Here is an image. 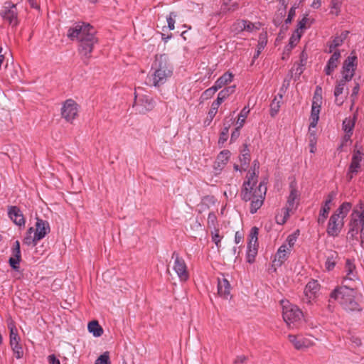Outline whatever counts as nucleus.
I'll use <instances>...</instances> for the list:
<instances>
[{"mask_svg":"<svg viewBox=\"0 0 364 364\" xmlns=\"http://www.w3.org/2000/svg\"><path fill=\"white\" fill-rule=\"evenodd\" d=\"M96 30L89 23H75L68 32V37L79 42V53L85 64H88L95 44L97 43Z\"/></svg>","mask_w":364,"mask_h":364,"instance_id":"1","label":"nucleus"},{"mask_svg":"<svg viewBox=\"0 0 364 364\" xmlns=\"http://www.w3.org/2000/svg\"><path fill=\"white\" fill-rule=\"evenodd\" d=\"M255 173H250L248 179L244 181L241 190V198L244 201L251 200L250 203V213H255L258 209L262 205L265 198L267 187L264 182H260L258 187L254 188L257 184Z\"/></svg>","mask_w":364,"mask_h":364,"instance_id":"2","label":"nucleus"},{"mask_svg":"<svg viewBox=\"0 0 364 364\" xmlns=\"http://www.w3.org/2000/svg\"><path fill=\"white\" fill-rule=\"evenodd\" d=\"M355 290L347 284L335 289L330 294V300H336L347 311H361L362 307L355 299Z\"/></svg>","mask_w":364,"mask_h":364,"instance_id":"3","label":"nucleus"},{"mask_svg":"<svg viewBox=\"0 0 364 364\" xmlns=\"http://www.w3.org/2000/svg\"><path fill=\"white\" fill-rule=\"evenodd\" d=\"M151 70L154 71L149 79L155 87L164 85L173 73V67L168 62L166 55L156 56Z\"/></svg>","mask_w":364,"mask_h":364,"instance_id":"4","label":"nucleus"},{"mask_svg":"<svg viewBox=\"0 0 364 364\" xmlns=\"http://www.w3.org/2000/svg\"><path fill=\"white\" fill-rule=\"evenodd\" d=\"M350 217L351 219L349 223L350 228L348 235L351 238L356 237L358 234L360 227L361 226L360 232L361 245H363L364 243V210L360 212L354 209Z\"/></svg>","mask_w":364,"mask_h":364,"instance_id":"5","label":"nucleus"},{"mask_svg":"<svg viewBox=\"0 0 364 364\" xmlns=\"http://www.w3.org/2000/svg\"><path fill=\"white\" fill-rule=\"evenodd\" d=\"M282 316L288 326H294L303 318L302 311L297 306L290 304L289 301H282Z\"/></svg>","mask_w":364,"mask_h":364,"instance_id":"6","label":"nucleus"},{"mask_svg":"<svg viewBox=\"0 0 364 364\" xmlns=\"http://www.w3.org/2000/svg\"><path fill=\"white\" fill-rule=\"evenodd\" d=\"M171 259L174 260L173 269L180 280L181 282L187 281L189 279V272L185 260L176 252L172 253Z\"/></svg>","mask_w":364,"mask_h":364,"instance_id":"7","label":"nucleus"},{"mask_svg":"<svg viewBox=\"0 0 364 364\" xmlns=\"http://www.w3.org/2000/svg\"><path fill=\"white\" fill-rule=\"evenodd\" d=\"M77 104L72 99L67 100L61 109V115L67 122H72L77 116Z\"/></svg>","mask_w":364,"mask_h":364,"instance_id":"8","label":"nucleus"},{"mask_svg":"<svg viewBox=\"0 0 364 364\" xmlns=\"http://www.w3.org/2000/svg\"><path fill=\"white\" fill-rule=\"evenodd\" d=\"M362 155L363 154L360 151H354L346 174V178L348 181H350L355 176L361 171L362 167L360 163L363 158Z\"/></svg>","mask_w":364,"mask_h":364,"instance_id":"9","label":"nucleus"},{"mask_svg":"<svg viewBox=\"0 0 364 364\" xmlns=\"http://www.w3.org/2000/svg\"><path fill=\"white\" fill-rule=\"evenodd\" d=\"M1 15L4 19L9 21L13 26L18 24L16 5L11 1H6L5 3L4 9L1 11Z\"/></svg>","mask_w":364,"mask_h":364,"instance_id":"10","label":"nucleus"},{"mask_svg":"<svg viewBox=\"0 0 364 364\" xmlns=\"http://www.w3.org/2000/svg\"><path fill=\"white\" fill-rule=\"evenodd\" d=\"M344 225L343 219L339 217V215L333 214L328 220L327 227V233L332 237H336L341 232Z\"/></svg>","mask_w":364,"mask_h":364,"instance_id":"11","label":"nucleus"},{"mask_svg":"<svg viewBox=\"0 0 364 364\" xmlns=\"http://www.w3.org/2000/svg\"><path fill=\"white\" fill-rule=\"evenodd\" d=\"M134 107H136V109L140 113H145L147 111H150L154 109L155 106V102L154 100L146 95H144L139 97L135 96Z\"/></svg>","mask_w":364,"mask_h":364,"instance_id":"12","label":"nucleus"},{"mask_svg":"<svg viewBox=\"0 0 364 364\" xmlns=\"http://www.w3.org/2000/svg\"><path fill=\"white\" fill-rule=\"evenodd\" d=\"M289 340L297 350H303L313 345V341L303 335H289Z\"/></svg>","mask_w":364,"mask_h":364,"instance_id":"13","label":"nucleus"},{"mask_svg":"<svg viewBox=\"0 0 364 364\" xmlns=\"http://www.w3.org/2000/svg\"><path fill=\"white\" fill-rule=\"evenodd\" d=\"M20 338L16 331L14 328H10V345L16 358H21L23 355V351L21 346L19 344Z\"/></svg>","mask_w":364,"mask_h":364,"instance_id":"14","label":"nucleus"},{"mask_svg":"<svg viewBox=\"0 0 364 364\" xmlns=\"http://www.w3.org/2000/svg\"><path fill=\"white\" fill-rule=\"evenodd\" d=\"M35 227L34 235L36 236V239H38L39 240L44 238L50 230L49 223L39 218H36Z\"/></svg>","mask_w":364,"mask_h":364,"instance_id":"15","label":"nucleus"},{"mask_svg":"<svg viewBox=\"0 0 364 364\" xmlns=\"http://www.w3.org/2000/svg\"><path fill=\"white\" fill-rule=\"evenodd\" d=\"M336 193L333 191L331 192L326 199L324 201L323 205L321 207L319 213V215L318 218V224H323L326 221V219L328 217L329 210L331 209L330 205L332 203L333 200L335 198Z\"/></svg>","mask_w":364,"mask_h":364,"instance_id":"16","label":"nucleus"},{"mask_svg":"<svg viewBox=\"0 0 364 364\" xmlns=\"http://www.w3.org/2000/svg\"><path fill=\"white\" fill-rule=\"evenodd\" d=\"M321 102H320V98L317 96L316 97H313L311 111V123L309 126V129L311 127H315L317 125V123L319 119V114L321 109Z\"/></svg>","mask_w":364,"mask_h":364,"instance_id":"17","label":"nucleus"},{"mask_svg":"<svg viewBox=\"0 0 364 364\" xmlns=\"http://www.w3.org/2000/svg\"><path fill=\"white\" fill-rule=\"evenodd\" d=\"M8 215L10 219L17 225H25V218L20 208L17 206H10L8 209Z\"/></svg>","mask_w":364,"mask_h":364,"instance_id":"18","label":"nucleus"},{"mask_svg":"<svg viewBox=\"0 0 364 364\" xmlns=\"http://www.w3.org/2000/svg\"><path fill=\"white\" fill-rule=\"evenodd\" d=\"M290 252V248L288 247L287 244L280 246L275 255L274 260L275 265H282L287 259Z\"/></svg>","mask_w":364,"mask_h":364,"instance_id":"19","label":"nucleus"},{"mask_svg":"<svg viewBox=\"0 0 364 364\" xmlns=\"http://www.w3.org/2000/svg\"><path fill=\"white\" fill-rule=\"evenodd\" d=\"M340 58L341 53L338 50L335 51L332 54L324 69L325 73L327 75H331L334 70L337 68Z\"/></svg>","mask_w":364,"mask_h":364,"instance_id":"20","label":"nucleus"},{"mask_svg":"<svg viewBox=\"0 0 364 364\" xmlns=\"http://www.w3.org/2000/svg\"><path fill=\"white\" fill-rule=\"evenodd\" d=\"M218 294L227 299L230 294V284L227 279L223 278L222 279H218Z\"/></svg>","mask_w":364,"mask_h":364,"instance_id":"21","label":"nucleus"},{"mask_svg":"<svg viewBox=\"0 0 364 364\" xmlns=\"http://www.w3.org/2000/svg\"><path fill=\"white\" fill-rule=\"evenodd\" d=\"M346 82L340 80L337 82L335 90H334V96H335V103L341 106L344 102V100L343 98H340L339 96L343 93Z\"/></svg>","mask_w":364,"mask_h":364,"instance_id":"22","label":"nucleus"},{"mask_svg":"<svg viewBox=\"0 0 364 364\" xmlns=\"http://www.w3.org/2000/svg\"><path fill=\"white\" fill-rule=\"evenodd\" d=\"M338 259V254L336 251L330 250L328 252L326 256V261L325 262V268L328 271L332 270Z\"/></svg>","mask_w":364,"mask_h":364,"instance_id":"23","label":"nucleus"},{"mask_svg":"<svg viewBox=\"0 0 364 364\" xmlns=\"http://www.w3.org/2000/svg\"><path fill=\"white\" fill-rule=\"evenodd\" d=\"M233 77L234 75L231 73L226 72L216 80L214 86L217 87V90H218L223 86L231 82L233 80Z\"/></svg>","mask_w":364,"mask_h":364,"instance_id":"24","label":"nucleus"},{"mask_svg":"<svg viewBox=\"0 0 364 364\" xmlns=\"http://www.w3.org/2000/svg\"><path fill=\"white\" fill-rule=\"evenodd\" d=\"M345 269L346 272V276L344 277V283L348 281H353L355 278V274L353 273L355 267L353 263L348 259L346 262Z\"/></svg>","mask_w":364,"mask_h":364,"instance_id":"25","label":"nucleus"},{"mask_svg":"<svg viewBox=\"0 0 364 364\" xmlns=\"http://www.w3.org/2000/svg\"><path fill=\"white\" fill-rule=\"evenodd\" d=\"M259 229L257 227L252 228L248 239L247 248L257 247Z\"/></svg>","mask_w":364,"mask_h":364,"instance_id":"26","label":"nucleus"},{"mask_svg":"<svg viewBox=\"0 0 364 364\" xmlns=\"http://www.w3.org/2000/svg\"><path fill=\"white\" fill-rule=\"evenodd\" d=\"M267 43V34L266 32H262L259 34V36L257 50L256 53L254 55V57H253L254 59H256L259 57V54L261 53L262 50L264 48Z\"/></svg>","mask_w":364,"mask_h":364,"instance_id":"27","label":"nucleus"},{"mask_svg":"<svg viewBox=\"0 0 364 364\" xmlns=\"http://www.w3.org/2000/svg\"><path fill=\"white\" fill-rule=\"evenodd\" d=\"M351 208L352 204L350 203L344 202L336 210L334 214L339 215V217L344 220V218L347 216L348 213L350 210Z\"/></svg>","mask_w":364,"mask_h":364,"instance_id":"28","label":"nucleus"},{"mask_svg":"<svg viewBox=\"0 0 364 364\" xmlns=\"http://www.w3.org/2000/svg\"><path fill=\"white\" fill-rule=\"evenodd\" d=\"M232 120V117L230 119V120L228 122L225 120L224 127H223L222 132H220L219 140H218L219 144H223L225 141H227V139L228 138L229 128L231 125Z\"/></svg>","mask_w":364,"mask_h":364,"instance_id":"29","label":"nucleus"},{"mask_svg":"<svg viewBox=\"0 0 364 364\" xmlns=\"http://www.w3.org/2000/svg\"><path fill=\"white\" fill-rule=\"evenodd\" d=\"M88 330L96 337L100 336L103 333L102 328L99 325L97 321H92L88 323Z\"/></svg>","mask_w":364,"mask_h":364,"instance_id":"30","label":"nucleus"},{"mask_svg":"<svg viewBox=\"0 0 364 364\" xmlns=\"http://www.w3.org/2000/svg\"><path fill=\"white\" fill-rule=\"evenodd\" d=\"M355 115H354L353 119H346L343 122V127L344 131L348 137H350L353 134V129L355 125Z\"/></svg>","mask_w":364,"mask_h":364,"instance_id":"31","label":"nucleus"},{"mask_svg":"<svg viewBox=\"0 0 364 364\" xmlns=\"http://www.w3.org/2000/svg\"><path fill=\"white\" fill-rule=\"evenodd\" d=\"M301 38V35L296 31L295 33L292 34L289 39V45L287 46L284 48V52L289 53L292 48L297 44Z\"/></svg>","mask_w":364,"mask_h":364,"instance_id":"32","label":"nucleus"},{"mask_svg":"<svg viewBox=\"0 0 364 364\" xmlns=\"http://www.w3.org/2000/svg\"><path fill=\"white\" fill-rule=\"evenodd\" d=\"M357 67V57L355 55L348 56L343 62V68L353 69L355 70Z\"/></svg>","mask_w":364,"mask_h":364,"instance_id":"33","label":"nucleus"},{"mask_svg":"<svg viewBox=\"0 0 364 364\" xmlns=\"http://www.w3.org/2000/svg\"><path fill=\"white\" fill-rule=\"evenodd\" d=\"M286 14L287 12L283 9H277L273 18V23L276 26H279L282 25Z\"/></svg>","mask_w":364,"mask_h":364,"instance_id":"34","label":"nucleus"},{"mask_svg":"<svg viewBox=\"0 0 364 364\" xmlns=\"http://www.w3.org/2000/svg\"><path fill=\"white\" fill-rule=\"evenodd\" d=\"M250 161V150L247 144L244 145V148L242 150V154L240 156V162L242 165L247 166Z\"/></svg>","mask_w":364,"mask_h":364,"instance_id":"35","label":"nucleus"},{"mask_svg":"<svg viewBox=\"0 0 364 364\" xmlns=\"http://www.w3.org/2000/svg\"><path fill=\"white\" fill-rule=\"evenodd\" d=\"M298 196L299 194L296 188L291 186V191L288 197L287 204V206L289 207V208H294L295 200L297 199Z\"/></svg>","mask_w":364,"mask_h":364,"instance_id":"36","label":"nucleus"},{"mask_svg":"<svg viewBox=\"0 0 364 364\" xmlns=\"http://www.w3.org/2000/svg\"><path fill=\"white\" fill-rule=\"evenodd\" d=\"M245 26L244 20H237L232 26L231 30L236 34H238L242 31H245Z\"/></svg>","mask_w":364,"mask_h":364,"instance_id":"37","label":"nucleus"},{"mask_svg":"<svg viewBox=\"0 0 364 364\" xmlns=\"http://www.w3.org/2000/svg\"><path fill=\"white\" fill-rule=\"evenodd\" d=\"M250 112V109H247V107H245L240 112L239 116H238V119H237V124L239 125V128H241L245 122V119L247 118L248 114Z\"/></svg>","mask_w":364,"mask_h":364,"instance_id":"38","label":"nucleus"},{"mask_svg":"<svg viewBox=\"0 0 364 364\" xmlns=\"http://www.w3.org/2000/svg\"><path fill=\"white\" fill-rule=\"evenodd\" d=\"M279 108L280 100H278L277 97H275L270 105V115L274 117L279 111Z\"/></svg>","mask_w":364,"mask_h":364,"instance_id":"39","label":"nucleus"},{"mask_svg":"<svg viewBox=\"0 0 364 364\" xmlns=\"http://www.w3.org/2000/svg\"><path fill=\"white\" fill-rule=\"evenodd\" d=\"M354 74H355V70H353V69H346V68H342L343 77L341 80L347 82L351 80Z\"/></svg>","mask_w":364,"mask_h":364,"instance_id":"40","label":"nucleus"},{"mask_svg":"<svg viewBox=\"0 0 364 364\" xmlns=\"http://www.w3.org/2000/svg\"><path fill=\"white\" fill-rule=\"evenodd\" d=\"M95 364H111L109 359V353L108 351H106L102 355H100L96 360Z\"/></svg>","mask_w":364,"mask_h":364,"instance_id":"41","label":"nucleus"},{"mask_svg":"<svg viewBox=\"0 0 364 364\" xmlns=\"http://www.w3.org/2000/svg\"><path fill=\"white\" fill-rule=\"evenodd\" d=\"M318 284L316 281L310 282L306 286L305 291L307 293L310 291L311 295L314 296L318 290Z\"/></svg>","mask_w":364,"mask_h":364,"instance_id":"42","label":"nucleus"},{"mask_svg":"<svg viewBox=\"0 0 364 364\" xmlns=\"http://www.w3.org/2000/svg\"><path fill=\"white\" fill-rule=\"evenodd\" d=\"M38 241L40 240L38 239H36V236L34 235L33 236L26 235L23 238V243L28 246H36Z\"/></svg>","mask_w":364,"mask_h":364,"instance_id":"43","label":"nucleus"},{"mask_svg":"<svg viewBox=\"0 0 364 364\" xmlns=\"http://www.w3.org/2000/svg\"><path fill=\"white\" fill-rule=\"evenodd\" d=\"M12 257L21 260V254L20 250V243L16 240L12 248Z\"/></svg>","mask_w":364,"mask_h":364,"instance_id":"44","label":"nucleus"},{"mask_svg":"<svg viewBox=\"0 0 364 364\" xmlns=\"http://www.w3.org/2000/svg\"><path fill=\"white\" fill-rule=\"evenodd\" d=\"M343 42V41L340 36L335 37L329 46V50L328 51V53H332L333 49L342 45Z\"/></svg>","mask_w":364,"mask_h":364,"instance_id":"45","label":"nucleus"},{"mask_svg":"<svg viewBox=\"0 0 364 364\" xmlns=\"http://www.w3.org/2000/svg\"><path fill=\"white\" fill-rule=\"evenodd\" d=\"M235 86H228L220 91L219 95L222 96L225 100L235 92Z\"/></svg>","mask_w":364,"mask_h":364,"instance_id":"46","label":"nucleus"},{"mask_svg":"<svg viewBox=\"0 0 364 364\" xmlns=\"http://www.w3.org/2000/svg\"><path fill=\"white\" fill-rule=\"evenodd\" d=\"M177 16L176 12H171L169 15L167 16L166 20L168 23V27L170 30H173L175 28V18Z\"/></svg>","mask_w":364,"mask_h":364,"instance_id":"47","label":"nucleus"},{"mask_svg":"<svg viewBox=\"0 0 364 364\" xmlns=\"http://www.w3.org/2000/svg\"><path fill=\"white\" fill-rule=\"evenodd\" d=\"M218 91L217 87H215L214 85L207 90H205L203 94L202 97L204 100H208L210 97H212L214 94Z\"/></svg>","mask_w":364,"mask_h":364,"instance_id":"48","label":"nucleus"},{"mask_svg":"<svg viewBox=\"0 0 364 364\" xmlns=\"http://www.w3.org/2000/svg\"><path fill=\"white\" fill-rule=\"evenodd\" d=\"M359 90H360V85H359L358 83H356L355 85L353 88L352 93H351V95H350V98H351L350 110H352V109H353V107L354 106V104H355V100L357 98V95L358 94Z\"/></svg>","mask_w":364,"mask_h":364,"instance_id":"49","label":"nucleus"},{"mask_svg":"<svg viewBox=\"0 0 364 364\" xmlns=\"http://www.w3.org/2000/svg\"><path fill=\"white\" fill-rule=\"evenodd\" d=\"M230 156V152L228 150L222 151L218 156L217 159L225 164L228 161Z\"/></svg>","mask_w":364,"mask_h":364,"instance_id":"50","label":"nucleus"},{"mask_svg":"<svg viewBox=\"0 0 364 364\" xmlns=\"http://www.w3.org/2000/svg\"><path fill=\"white\" fill-rule=\"evenodd\" d=\"M257 253V247L247 248V262L252 263L255 260V257Z\"/></svg>","mask_w":364,"mask_h":364,"instance_id":"51","label":"nucleus"},{"mask_svg":"<svg viewBox=\"0 0 364 364\" xmlns=\"http://www.w3.org/2000/svg\"><path fill=\"white\" fill-rule=\"evenodd\" d=\"M299 230H297V232H294L290 235L288 236L287 239V242H288V247L290 248V250H291V248L293 247V246L294 245L296 241V239H297V236L299 235Z\"/></svg>","mask_w":364,"mask_h":364,"instance_id":"52","label":"nucleus"},{"mask_svg":"<svg viewBox=\"0 0 364 364\" xmlns=\"http://www.w3.org/2000/svg\"><path fill=\"white\" fill-rule=\"evenodd\" d=\"M21 260L18 259L16 258H14L13 257H11L9 259V265L11 267V268L16 271H18L20 267L19 263Z\"/></svg>","mask_w":364,"mask_h":364,"instance_id":"53","label":"nucleus"},{"mask_svg":"<svg viewBox=\"0 0 364 364\" xmlns=\"http://www.w3.org/2000/svg\"><path fill=\"white\" fill-rule=\"evenodd\" d=\"M218 107H214V106H213V105H211V108L208 112V117H207V119L205 121V123H206V122L208 120L209 121L208 124H209L213 119V118L215 117V114L218 112Z\"/></svg>","mask_w":364,"mask_h":364,"instance_id":"54","label":"nucleus"},{"mask_svg":"<svg viewBox=\"0 0 364 364\" xmlns=\"http://www.w3.org/2000/svg\"><path fill=\"white\" fill-rule=\"evenodd\" d=\"M296 5H294L289 11L288 16L285 19L286 24L290 23L291 22L293 18L295 16V14H296Z\"/></svg>","mask_w":364,"mask_h":364,"instance_id":"55","label":"nucleus"},{"mask_svg":"<svg viewBox=\"0 0 364 364\" xmlns=\"http://www.w3.org/2000/svg\"><path fill=\"white\" fill-rule=\"evenodd\" d=\"M245 28V31L247 32H252L255 29H259L258 26H256L255 23L247 20H244Z\"/></svg>","mask_w":364,"mask_h":364,"instance_id":"56","label":"nucleus"},{"mask_svg":"<svg viewBox=\"0 0 364 364\" xmlns=\"http://www.w3.org/2000/svg\"><path fill=\"white\" fill-rule=\"evenodd\" d=\"M259 162L257 161H253V166H252V172H249L248 173V176H247V180L248 179V177L250 176V173H255L256 174V177L254 178L257 181V177H258V173H259Z\"/></svg>","mask_w":364,"mask_h":364,"instance_id":"57","label":"nucleus"},{"mask_svg":"<svg viewBox=\"0 0 364 364\" xmlns=\"http://www.w3.org/2000/svg\"><path fill=\"white\" fill-rule=\"evenodd\" d=\"M343 0H331V8L336 10L338 14L340 11V9L342 4Z\"/></svg>","mask_w":364,"mask_h":364,"instance_id":"58","label":"nucleus"},{"mask_svg":"<svg viewBox=\"0 0 364 364\" xmlns=\"http://www.w3.org/2000/svg\"><path fill=\"white\" fill-rule=\"evenodd\" d=\"M309 145L311 146V152L314 153L316 145V137L315 135L312 133L310 134L309 136Z\"/></svg>","mask_w":364,"mask_h":364,"instance_id":"59","label":"nucleus"},{"mask_svg":"<svg viewBox=\"0 0 364 364\" xmlns=\"http://www.w3.org/2000/svg\"><path fill=\"white\" fill-rule=\"evenodd\" d=\"M212 239L214 243L216 245L217 247L219 249L220 247L221 237L218 232H216L213 235Z\"/></svg>","mask_w":364,"mask_h":364,"instance_id":"60","label":"nucleus"},{"mask_svg":"<svg viewBox=\"0 0 364 364\" xmlns=\"http://www.w3.org/2000/svg\"><path fill=\"white\" fill-rule=\"evenodd\" d=\"M307 58H308L307 53L304 50H303L301 53V54H300V63H299V64H301V66H304L306 65Z\"/></svg>","mask_w":364,"mask_h":364,"instance_id":"61","label":"nucleus"},{"mask_svg":"<svg viewBox=\"0 0 364 364\" xmlns=\"http://www.w3.org/2000/svg\"><path fill=\"white\" fill-rule=\"evenodd\" d=\"M240 128H239V125H238L237 127H236L234 129V131L232 132L231 139H230L231 141H235L239 137V136H240Z\"/></svg>","mask_w":364,"mask_h":364,"instance_id":"62","label":"nucleus"},{"mask_svg":"<svg viewBox=\"0 0 364 364\" xmlns=\"http://www.w3.org/2000/svg\"><path fill=\"white\" fill-rule=\"evenodd\" d=\"M49 364H60V360L55 357V355H50L48 357Z\"/></svg>","mask_w":364,"mask_h":364,"instance_id":"63","label":"nucleus"},{"mask_svg":"<svg viewBox=\"0 0 364 364\" xmlns=\"http://www.w3.org/2000/svg\"><path fill=\"white\" fill-rule=\"evenodd\" d=\"M243 240V234L240 231H237L235 235V242L236 244H239Z\"/></svg>","mask_w":364,"mask_h":364,"instance_id":"64","label":"nucleus"}]
</instances>
